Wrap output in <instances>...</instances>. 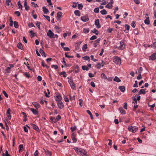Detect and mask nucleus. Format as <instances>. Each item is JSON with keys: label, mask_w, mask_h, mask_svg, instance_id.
Returning <instances> with one entry per match:
<instances>
[{"label": "nucleus", "mask_w": 156, "mask_h": 156, "mask_svg": "<svg viewBox=\"0 0 156 156\" xmlns=\"http://www.w3.org/2000/svg\"><path fill=\"white\" fill-rule=\"evenodd\" d=\"M73 149L78 154L80 155L83 156L86 154L87 153V152L85 151L81 148L75 147L73 148Z\"/></svg>", "instance_id": "f257e3e1"}, {"label": "nucleus", "mask_w": 156, "mask_h": 156, "mask_svg": "<svg viewBox=\"0 0 156 156\" xmlns=\"http://www.w3.org/2000/svg\"><path fill=\"white\" fill-rule=\"evenodd\" d=\"M112 61L113 62L115 63L116 65L120 66L121 64V58L117 56H114L113 58Z\"/></svg>", "instance_id": "f03ea898"}, {"label": "nucleus", "mask_w": 156, "mask_h": 156, "mask_svg": "<svg viewBox=\"0 0 156 156\" xmlns=\"http://www.w3.org/2000/svg\"><path fill=\"white\" fill-rule=\"evenodd\" d=\"M68 82L70 84L71 88L74 90H75L76 89V87L75 84L73 82V80L72 79H70L68 80Z\"/></svg>", "instance_id": "7ed1b4c3"}, {"label": "nucleus", "mask_w": 156, "mask_h": 156, "mask_svg": "<svg viewBox=\"0 0 156 156\" xmlns=\"http://www.w3.org/2000/svg\"><path fill=\"white\" fill-rule=\"evenodd\" d=\"M116 48L119 50H123L125 48L124 41H121L120 42V46L119 47H117Z\"/></svg>", "instance_id": "20e7f679"}, {"label": "nucleus", "mask_w": 156, "mask_h": 156, "mask_svg": "<svg viewBox=\"0 0 156 156\" xmlns=\"http://www.w3.org/2000/svg\"><path fill=\"white\" fill-rule=\"evenodd\" d=\"M138 129V128L136 126H129L128 128L129 130L130 131L132 132L133 133H135L137 131Z\"/></svg>", "instance_id": "39448f33"}, {"label": "nucleus", "mask_w": 156, "mask_h": 156, "mask_svg": "<svg viewBox=\"0 0 156 156\" xmlns=\"http://www.w3.org/2000/svg\"><path fill=\"white\" fill-rule=\"evenodd\" d=\"M47 35L50 38H54V34L52 32L51 30H49L47 33Z\"/></svg>", "instance_id": "423d86ee"}, {"label": "nucleus", "mask_w": 156, "mask_h": 156, "mask_svg": "<svg viewBox=\"0 0 156 156\" xmlns=\"http://www.w3.org/2000/svg\"><path fill=\"white\" fill-rule=\"evenodd\" d=\"M57 104L58 107L60 109H62L64 107V104L61 101L57 102Z\"/></svg>", "instance_id": "0eeeda50"}, {"label": "nucleus", "mask_w": 156, "mask_h": 156, "mask_svg": "<svg viewBox=\"0 0 156 156\" xmlns=\"http://www.w3.org/2000/svg\"><path fill=\"white\" fill-rule=\"evenodd\" d=\"M29 109L32 112L33 114L35 115H37L38 114V112L37 110L38 109H36L32 108H30Z\"/></svg>", "instance_id": "6e6552de"}, {"label": "nucleus", "mask_w": 156, "mask_h": 156, "mask_svg": "<svg viewBox=\"0 0 156 156\" xmlns=\"http://www.w3.org/2000/svg\"><path fill=\"white\" fill-rule=\"evenodd\" d=\"M150 60H154L156 59V53L153 54L151 55L149 57Z\"/></svg>", "instance_id": "1a4fd4ad"}, {"label": "nucleus", "mask_w": 156, "mask_h": 156, "mask_svg": "<svg viewBox=\"0 0 156 156\" xmlns=\"http://www.w3.org/2000/svg\"><path fill=\"white\" fill-rule=\"evenodd\" d=\"M31 125L32 126L33 129L35 130L38 132H40V130L39 127L37 125L33 124H31Z\"/></svg>", "instance_id": "9d476101"}, {"label": "nucleus", "mask_w": 156, "mask_h": 156, "mask_svg": "<svg viewBox=\"0 0 156 156\" xmlns=\"http://www.w3.org/2000/svg\"><path fill=\"white\" fill-rule=\"evenodd\" d=\"M81 19L82 21L84 22L87 21L89 20L88 16L87 15L82 16Z\"/></svg>", "instance_id": "9b49d317"}, {"label": "nucleus", "mask_w": 156, "mask_h": 156, "mask_svg": "<svg viewBox=\"0 0 156 156\" xmlns=\"http://www.w3.org/2000/svg\"><path fill=\"white\" fill-rule=\"evenodd\" d=\"M94 24L97 26V28H99L101 27V26L100 24L99 20L98 19L95 20Z\"/></svg>", "instance_id": "f8f14e48"}, {"label": "nucleus", "mask_w": 156, "mask_h": 156, "mask_svg": "<svg viewBox=\"0 0 156 156\" xmlns=\"http://www.w3.org/2000/svg\"><path fill=\"white\" fill-rule=\"evenodd\" d=\"M56 98H55V100L57 102L61 101L62 98L60 94L56 95Z\"/></svg>", "instance_id": "ddd939ff"}, {"label": "nucleus", "mask_w": 156, "mask_h": 156, "mask_svg": "<svg viewBox=\"0 0 156 156\" xmlns=\"http://www.w3.org/2000/svg\"><path fill=\"white\" fill-rule=\"evenodd\" d=\"M105 64V62L103 61H101V63L100 62L98 63L97 65H96L97 66H98L97 67L98 69H100L101 66L103 67Z\"/></svg>", "instance_id": "4468645a"}, {"label": "nucleus", "mask_w": 156, "mask_h": 156, "mask_svg": "<svg viewBox=\"0 0 156 156\" xmlns=\"http://www.w3.org/2000/svg\"><path fill=\"white\" fill-rule=\"evenodd\" d=\"M33 105L34 106V107L36 108V109H38L40 107V105L36 102H34L33 103Z\"/></svg>", "instance_id": "2eb2a0df"}, {"label": "nucleus", "mask_w": 156, "mask_h": 156, "mask_svg": "<svg viewBox=\"0 0 156 156\" xmlns=\"http://www.w3.org/2000/svg\"><path fill=\"white\" fill-rule=\"evenodd\" d=\"M146 89L140 90L139 92H138V94L136 95H139L141 94H145L146 93Z\"/></svg>", "instance_id": "dca6fc26"}, {"label": "nucleus", "mask_w": 156, "mask_h": 156, "mask_svg": "<svg viewBox=\"0 0 156 156\" xmlns=\"http://www.w3.org/2000/svg\"><path fill=\"white\" fill-rule=\"evenodd\" d=\"M119 89L121 91L124 92L125 90V87L124 86H120L119 87Z\"/></svg>", "instance_id": "f3484780"}, {"label": "nucleus", "mask_w": 156, "mask_h": 156, "mask_svg": "<svg viewBox=\"0 0 156 156\" xmlns=\"http://www.w3.org/2000/svg\"><path fill=\"white\" fill-rule=\"evenodd\" d=\"M119 110L120 111L121 113L122 114H126V111L125 110H124L122 107L119 108Z\"/></svg>", "instance_id": "a211bd4d"}, {"label": "nucleus", "mask_w": 156, "mask_h": 156, "mask_svg": "<svg viewBox=\"0 0 156 156\" xmlns=\"http://www.w3.org/2000/svg\"><path fill=\"white\" fill-rule=\"evenodd\" d=\"M39 52L41 53V55L43 56L44 55V57H46V55L45 52L42 49L40 48V49Z\"/></svg>", "instance_id": "6ab92c4d"}, {"label": "nucleus", "mask_w": 156, "mask_h": 156, "mask_svg": "<svg viewBox=\"0 0 156 156\" xmlns=\"http://www.w3.org/2000/svg\"><path fill=\"white\" fill-rule=\"evenodd\" d=\"M42 9L43 12L45 14H46L47 13H48L49 12L48 9H47L45 6H43L42 7Z\"/></svg>", "instance_id": "aec40b11"}, {"label": "nucleus", "mask_w": 156, "mask_h": 156, "mask_svg": "<svg viewBox=\"0 0 156 156\" xmlns=\"http://www.w3.org/2000/svg\"><path fill=\"white\" fill-rule=\"evenodd\" d=\"M144 23L145 24L147 25H149L150 24V22L149 17L146 18L144 20Z\"/></svg>", "instance_id": "412c9836"}, {"label": "nucleus", "mask_w": 156, "mask_h": 156, "mask_svg": "<svg viewBox=\"0 0 156 156\" xmlns=\"http://www.w3.org/2000/svg\"><path fill=\"white\" fill-rule=\"evenodd\" d=\"M125 27L126 30H125V32L128 33L130 28V26L127 24H125Z\"/></svg>", "instance_id": "4be33fe9"}, {"label": "nucleus", "mask_w": 156, "mask_h": 156, "mask_svg": "<svg viewBox=\"0 0 156 156\" xmlns=\"http://www.w3.org/2000/svg\"><path fill=\"white\" fill-rule=\"evenodd\" d=\"M11 72V69L10 67H7L5 70V73H9Z\"/></svg>", "instance_id": "5701e85b"}, {"label": "nucleus", "mask_w": 156, "mask_h": 156, "mask_svg": "<svg viewBox=\"0 0 156 156\" xmlns=\"http://www.w3.org/2000/svg\"><path fill=\"white\" fill-rule=\"evenodd\" d=\"M113 80L115 81H116L118 83L121 82V80L117 76H115L113 79Z\"/></svg>", "instance_id": "b1692460"}, {"label": "nucleus", "mask_w": 156, "mask_h": 156, "mask_svg": "<svg viewBox=\"0 0 156 156\" xmlns=\"http://www.w3.org/2000/svg\"><path fill=\"white\" fill-rule=\"evenodd\" d=\"M74 13L75 15L77 16H80V11L78 10H76L74 11Z\"/></svg>", "instance_id": "393cba45"}, {"label": "nucleus", "mask_w": 156, "mask_h": 156, "mask_svg": "<svg viewBox=\"0 0 156 156\" xmlns=\"http://www.w3.org/2000/svg\"><path fill=\"white\" fill-rule=\"evenodd\" d=\"M62 14V13L61 12H59L57 13V17L58 19H60L61 17V16Z\"/></svg>", "instance_id": "a878e982"}, {"label": "nucleus", "mask_w": 156, "mask_h": 156, "mask_svg": "<svg viewBox=\"0 0 156 156\" xmlns=\"http://www.w3.org/2000/svg\"><path fill=\"white\" fill-rule=\"evenodd\" d=\"M59 75H62L64 77H66L67 76V74H66V73L65 71H63L62 72H61L59 73Z\"/></svg>", "instance_id": "bb28decb"}, {"label": "nucleus", "mask_w": 156, "mask_h": 156, "mask_svg": "<svg viewBox=\"0 0 156 156\" xmlns=\"http://www.w3.org/2000/svg\"><path fill=\"white\" fill-rule=\"evenodd\" d=\"M14 25L16 28H17L19 27L18 23L16 21L14 22Z\"/></svg>", "instance_id": "cd10ccee"}, {"label": "nucleus", "mask_w": 156, "mask_h": 156, "mask_svg": "<svg viewBox=\"0 0 156 156\" xmlns=\"http://www.w3.org/2000/svg\"><path fill=\"white\" fill-rule=\"evenodd\" d=\"M80 68L79 66H76L75 67V70H74V72L75 73H78L79 71Z\"/></svg>", "instance_id": "c85d7f7f"}, {"label": "nucleus", "mask_w": 156, "mask_h": 156, "mask_svg": "<svg viewBox=\"0 0 156 156\" xmlns=\"http://www.w3.org/2000/svg\"><path fill=\"white\" fill-rule=\"evenodd\" d=\"M86 112L87 113L90 115L91 119H93V115L90 111L89 110H87Z\"/></svg>", "instance_id": "c756f323"}, {"label": "nucleus", "mask_w": 156, "mask_h": 156, "mask_svg": "<svg viewBox=\"0 0 156 156\" xmlns=\"http://www.w3.org/2000/svg\"><path fill=\"white\" fill-rule=\"evenodd\" d=\"M82 69L84 70H86L87 71L89 69V68L86 66H82Z\"/></svg>", "instance_id": "7c9ffc66"}, {"label": "nucleus", "mask_w": 156, "mask_h": 156, "mask_svg": "<svg viewBox=\"0 0 156 156\" xmlns=\"http://www.w3.org/2000/svg\"><path fill=\"white\" fill-rule=\"evenodd\" d=\"M92 32L94 33H95L96 35H98V30L96 29L95 28H94L92 30Z\"/></svg>", "instance_id": "2f4dec72"}, {"label": "nucleus", "mask_w": 156, "mask_h": 156, "mask_svg": "<svg viewBox=\"0 0 156 156\" xmlns=\"http://www.w3.org/2000/svg\"><path fill=\"white\" fill-rule=\"evenodd\" d=\"M45 154L47 155H48L49 156H51V152H50L49 151H48V150H47V151L45 150Z\"/></svg>", "instance_id": "473e14b6"}, {"label": "nucleus", "mask_w": 156, "mask_h": 156, "mask_svg": "<svg viewBox=\"0 0 156 156\" xmlns=\"http://www.w3.org/2000/svg\"><path fill=\"white\" fill-rule=\"evenodd\" d=\"M50 120L54 123H56V121L55 118L54 117H51L50 118Z\"/></svg>", "instance_id": "72a5a7b5"}, {"label": "nucleus", "mask_w": 156, "mask_h": 156, "mask_svg": "<svg viewBox=\"0 0 156 156\" xmlns=\"http://www.w3.org/2000/svg\"><path fill=\"white\" fill-rule=\"evenodd\" d=\"M105 7L108 9H111L112 7V5L110 3H109L106 5Z\"/></svg>", "instance_id": "f704fd0d"}, {"label": "nucleus", "mask_w": 156, "mask_h": 156, "mask_svg": "<svg viewBox=\"0 0 156 156\" xmlns=\"http://www.w3.org/2000/svg\"><path fill=\"white\" fill-rule=\"evenodd\" d=\"M87 44H86L83 46L82 49L84 51H86V49L87 48Z\"/></svg>", "instance_id": "c9c22d12"}, {"label": "nucleus", "mask_w": 156, "mask_h": 156, "mask_svg": "<svg viewBox=\"0 0 156 156\" xmlns=\"http://www.w3.org/2000/svg\"><path fill=\"white\" fill-rule=\"evenodd\" d=\"M100 12L102 15H105L107 14L106 11L104 9L101 10Z\"/></svg>", "instance_id": "e433bc0d"}, {"label": "nucleus", "mask_w": 156, "mask_h": 156, "mask_svg": "<svg viewBox=\"0 0 156 156\" xmlns=\"http://www.w3.org/2000/svg\"><path fill=\"white\" fill-rule=\"evenodd\" d=\"M68 53V52L65 53V56L66 57L68 58H73V56H70V55H67Z\"/></svg>", "instance_id": "4c0bfd02"}, {"label": "nucleus", "mask_w": 156, "mask_h": 156, "mask_svg": "<svg viewBox=\"0 0 156 156\" xmlns=\"http://www.w3.org/2000/svg\"><path fill=\"white\" fill-rule=\"evenodd\" d=\"M83 59L84 60H89V62L90 61V57L88 56H85L83 57Z\"/></svg>", "instance_id": "58836bf2"}, {"label": "nucleus", "mask_w": 156, "mask_h": 156, "mask_svg": "<svg viewBox=\"0 0 156 156\" xmlns=\"http://www.w3.org/2000/svg\"><path fill=\"white\" fill-rule=\"evenodd\" d=\"M18 5L19 6V9H22L23 6L20 3V2L19 1L18 2Z\"/></svg>", "instance_id": "ea45409f"}, {"label": "nucleus", "mask_w": 156, "mask_h": 156, "mask_svg": "<svg viewBox=\"0 0 156 156\" xmlns=\"http://www.w3.org/2000/svg\"><path fill=\"white\" fill-rule=\"evenodd\" d=\"M41 23L40 22H38V21L36 23V26H37L38 29L39 30L40 29V24Z\"/></svg>", "instance_id": "a19ab883"}, {"label": "nucleus", "mask_w": 156, "mask_h": 156, "mask_svg": "<svg viewBox=\"0 0 156 156\" xmlns=\"http://www.w3.org/2000/svg\"><path fill=\"white\" fill-rule=\"evenodd\" d=\"M17 47L21 49H22V45L20 43H19L17 45Z\"/></svg>", "instance_id": "79ce46f5"}, {"label": "nucleus", "mask_w": 156, "mask_h": 156, "mask_svg": "<svg viewBox=\"0 0 156 156\" xmlns=\"http://www.w3.org/2000/svg\"><path fill=\"white\" fill-rule=\"evenodd\" d=\"M78 9L80 10H81L83 7V5L82 4H79L78 5Z\"/></svg>", "instance_id": "37998d69"}, {"label": "nucleus", "mask_w": 156, "mask_h": 156, "mask_svg": "<svg viewBox=\"0 0 156 156\" xmlns=\"http://www.w3.org/2000/svg\"><path fill=\"white\" fill-rule=\"evenodd\" d=\"M6 4L8 6H9L10 5H12V4L10 0H7L6 1Z\"/></svg>", "instance_id": "c03bdc74"}, {"label": "nucleus", "mask_w": 156, "mask_h": 156, "mask_svg": "<svg viewBox=\"0 0 156 156\" xmlns=\"http://www.w3.org/2000/svg\"><path fill=\"white\" fill-rule=\"evenodd\" d=\"M70 129L72 132H73L76 130V127L75 126L74 127H71L70 128Z\"/></svg>", "instance_id": "a18cd8bd"}, {"label": "nucleus", "mask_w": 156, "mask_h": 156, "mask_svg": "<svg viewBox=\"0 0 156 156\" xmlns=\"http://www.w3.org/2000/svg\"><path fill=\"white\" fill-rule=\"evenodd\" d=\"M101 77L103 79H107V76H106L105 75L104 73H102L101 74Z\"/></svg>", "instance_id": "49530a36"}, {"label": "nucleus", "mask_w": 156, "mask_h": 156, "mask_svg": "<svg viewBox=\"0 0 156 156\" xmlns=\"http://www.w3.org/2000/svg\"><path fill=\"white\" fill-rule=\"evenodd\" d=\"M138 82L137 80L135 81V83L134 84L133 87H138L137 85Z\"/></svg>", "instance_id": "de8ad7c7"}, {"label": "nucleus", "mask_w": 156, "mask_h": 156, "mask_svg": "<svg viewBox=\"0 0 156 156\" xmlns=\"http://www.w3.org/2000/svg\"><path fill=\"white\" fill-rule=\"evenodd\" d=\"M90 57L91 58V59L94 62H96L98 61V59L94 58V56L93 55H91L90 56Z\"/></svg>", "instance_id": "09e8293b"}, {"label": "nucleus", "mask_w": 156, "mask_h": 156, "mask_svg": "<svg viewBox=\"0 0 156 156\" xmlns=\"http://www.w3.org/2000/svg\"><path fill=\"white\" fill-rule=\"evenodd\" d=\"M51 67L52 68H54L55 70L57 69L58 68V66L54 65H51Z\"/></svg>", "instance_id": "8fccbe9b"}, {"label": "nucleus", "mask_w": 156, "mask_h": 156, "mask_svg": "<svg viewBox=\"0 0 156 156\" xmlns=\"http://www.w3.org/2000/svg\"><path fill=\"white\" fill-rule=\"evenodd\" d=\"M43 16L44 17H45L47 19V20H48V21H49V22L50 21V18L49 16H48L44 15H43Z\"/></svg>", "instance_id": "3c124183"}, {"label": "nucleus", "mask_w": 156, "mask_h": 156, "mask_svg": "<svg viewBox=\"0 0 156 156\" xmlns=\"http://www.w3.org/2000/svg\"><path fill=\"white\" fill-rule=\"evenodd\" d=\"M94 11L96 13H98L99 12V8H95L94 10Z\"/></svg>", "instance_id": "603ef678"}, {"label": "nucleus", "mask_w": 156, "mask_h": 156, "mask_svg": "<svg viewBox=\"0 0 156 156\" xmlns=\"http://www.w3.org/2000/svg\"><path fill=\"white\" fill-rule=\"evenodd\" d=\"M47 2L49 4V5H51V7H53L52 3L51 2V0H46Z\"/></svg>", "instance_id": "864d4df0"}, {"label": "nucleus", "mask_w": 156, "mask_h": 156, "mask_svg": "<svg viewBox=\"0 0 156 156\" xmlns=\"http://www.w3.org/2000/svg\"><path fill=\"white\" fill-rule=\"evenodd\" d=\"M14 14L18 16H19L20 15V12L18 11H15L14 12Z\"/></svg>", "instance_id": "5fc2aeb1"}, {"label": "nucleus", "mask_w": 156, "mask_h": 156, "mask_svg": "<svg viewBox=\"0 0 156 156\" xmlns=\"http://www.w3.org/2000/svg\"><path fill=\"white\" fill-rule=\"evenodd\" d=\"M24 75L27 78H29L30 77V74L27 73H24Z\"/></svg>", "instance_id": "6e6d98bb"}, {"label": "nucleus", "mask_w": 156, "mask_h": 156, "mask_svg": "<svg viewBox=\"0 0 156 156\" xmlns=\"http://www.w3.org/2000/svg\"><path fill=\"white\" fill-rule=\"evenodd\" d=\"M61 118V116L59 115L57 116L55 118L56 122L59 121Z\"/></svg>", "instance_id": "4d7b16f0"}, {"label": "nucleus", "mask_w": 156, "mask_h": 156, "mask_svg": "<svg viewBox=\"0 0 156 156\" xmlns=\"http://www.w3.org/2000/svg\"><path fill=\"white\" fill-rule=\"evenodd\" d=\"M83 31L84 33H88L89 32V30L88 29L84 28L83 29Z\"/></svg>", "instance_id": "13d9d810"}, {"label": "nucleus", "mask_w": 156, "mask_h": 156, "mask_svg": "<svg viewBox=\"0 0 156 156\" xmlns=\"http://www.w3.org/2000/svg\"><path fill=\"white\" fill-rule=\"evenodd\" d=\"M97 38V37L95 35H93L92 37L90 38V40H94L96 39Z\"/></svg>", "instance_id": "bf43d9fd"}, {"label": "nucleus", "mask_w": 156, "mask_h": 156, "mask_svg": "<svg viewBox=\"0 0 156 156\" xmlns=\"http://www.w3.org/2000/svg\"><path fill=\"white\" fill-rule=\"evenodd\" d=\"M71 138L73 140V143H76L77 141V139L75 138V137H73H73H71Z\"/></svg>", "instance_id": "052dcab7"}, {"label": "nucleus", "mask_w": 156, "mask_h": 156, "mask_svg": "<svg viewBox=\"0 0 156 156\" xmlns=\"http://www.w3.org/2000/svg\"><path fill=\"white\" fill-rule=\"evenodd\" d=\"M28 26L29 27H31L34 26V25L32 23H28Z\"/></svg>", "instance_id": "680f3d73"}, {"label": "nucleus", "mask_w": 156, "mask_h": 156, "mask_svg": "<svg viewBox=\"0 0 156 156\" xmlns=\"http://www.w3.org/2000/svg\"><path fill=\"white\" fill-rule=\"evenodd\" d=\"M41 65L42 66H43V67H48L47 66L44 64V61H42L41 62Z\"/></svg>", "instance_id": "e2e57ef3"}, {"label": "nucleus", "mask_w": 156, "mask_h": 156, "mask_svg": "<svg viewBox=\"0 0 156 156\" xmlns=\"http://www.w3.org/2000/svg\"><path fill=\"white\" fill-rule=\"evenodd\" d=\"M143 71V68L141 67L139 68L138 70V73L140 74H141Z\"/></svg>", "instance_id": "0e129e2a"}, {"label": "nucleus", "mask_w": 156, "mask_h": 156, "mask_svg": "<svg viewBox=\"0 0 156 156\" xmlns=\"http://www.w3.org/2000/svg\"><path fill=\"white\" fill-rule=\"evenodd\" d=\"M131 25V26L133 27V28L135 27V26H136V24H135V23L134 22V21H133L132 22Z\"/></svg>", "instance_id": "69168bd1"}, {"label": "nucleus", "mask_w": 156, "mask_h": 156, "mask_svg": "<svg viewBox=\"0 0 156 156\" xmlns=\"http://www.w3.org/2000/svg\"><path fill=\"white\" fill-rule=\"evenodd\" d=\"M134 33L136 35H138L139 34V32L138 30L136 29L134 30Z\"/></svg>", "instance_id": "338daca9"}, {"label": "nucleus", "mask_w": 156, "mask_h": 156, "mask_svg": "<svg viewBox=\"0 0 156 156\" xmlns=\"http://www.w3.org/2000/svg\"><path fill=\"white\" fill-rule=\"evenodd\" d=\"M2 93L6 97V98L8 97V95L5 91L3 90L2 91Z\"/></svg>", "instance_id": "774afa93"}]
</instances>
